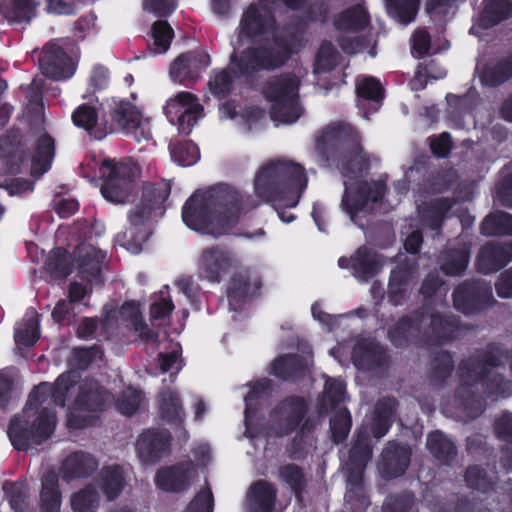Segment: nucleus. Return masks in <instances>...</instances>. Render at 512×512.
Returning <instances> with one entry per match:
<instances>
[{"label":"nucleus","mask_w":512,"mask_h":512,"mask_svg":"<svg viewBox=\"0 0 512 512\" xmlns=\"http://www.w3.org/2000/svg\"><path fill=\"white\" fill-rule=\"evenodd\" d=\"M237 30L228 66L211 70L207 91L221 102L220 115L239 117L242 132L249 134L256 125V2L250 3Z\"/></svg>","instance_id":"nucleus-1"},{"label":"nucleus","mask_w":512,"mask_h":512,"mask_svg":"<svg viewBox=\"0 0 512 512\" xmlns=\"http://www.w3.org/2000/svg\"><path fill=\"white\" fill-rule=\"evenodd\" d=\"M79 379L77 371L69 370L61 373L54 383L41 382L31 390L23 415H14L8 425L7 434L14 449L27 451L32 445H41L51 437L56 428V412L40 407L51 399L53 405L64 408Z\"/></svg>","instance_id":"nucleus-2"},{"label":"nucleus","mask_w":512,"mask_h":512,"mask_svg":"<svg viewBox=\"0 0 512 512\" xmlns=\"http://www.w3.org/2000/svg\"><path fill=\"white\" fill-rule=\"evenodd\" d=\"M255 207L252 195L219 183L204 191L196 190L182 207V220L192 230L219 237L230 234Z\"/></svg>","instance_id":"nucleus-3"},{"label":"nucleus","mask_w":512,"mask_h":512,"mask_svg":"<svg viewBox=\"0 0 512 512\" xmlns=\"http://www.w3.org/2000/svg\"><path fill=\"white\" fill-rule=\"evenodd\" d=\"M260 196L276 209L294 207L307 186L304 167L289 159L270 160L262 165L258 174Z\"/></svg>","instance_id":"nucleus-4"},{"label":"nucleus","mask_w":512,"mask_h":512,"mask_svg":"<svg viewBox=\"0 0 512 512\" xmlns=\"http://www.w3.org/2000/svg\"><path fill=\"white\" fill-rule=\"evenodd\" d=\"M171 185L167 182H147L142 186L139 201L128 212V226L123 238L124 246L132 253H139L152 234V222L166 212L165 202L170 196Z\"/></svg>","instance_id":"nucleus-5"},{"label":"nucleus","mask_w":512,"mask_h":512,"mask_svg":"<svg viewBox=\"0 0 512 512\" xmlns=\"http://www.w3.org/2000/svg\"><path fill=\"white\" fill-rule=\"evenodd\" d=\"M510 386L497 366L469 359L461 366V381L455 398L466 410L474 405L481 408L483 395L496 399L509 394Z\"/></svg>","instance_id":"nucleus-6"},{"label":"nucleus","mask_w":512,"mask_h":512,"mask_svg":"<svg viewBox=\"0 0 512 512\" xmlns=\"http://www.w3.org/2000/svg\"><path fill=\"white\" fill-rule=\"evenodd\" d=\"M395 400L385 398L377 402L371 417L360 428L357 439L350 451L348 482L358 485L366 463L371 458L370 437H383L388 431L395 410Z\"/></svg>","instance_id":"nucleus-7"},{"label":"nucleus","mask_w":512,"mask_h":512,"mask_svg":"<svg viewBox=\"0 0 512 512\" xmlns=\"http://www.w3.org/2000/svg\"><path fill=\"white\" fill-rule=\"evenodd\" d=\"M317 149L322 154H331L341 165L343 172H360L368 165L362 153L354 129L344 123L328 125L321 133Z\"/></svg>","instance_id":"nucleus-8"},{"label":"nucleus","mask_w":512,"mask_h":512,"mask_svg":"<svg viewBox=\"0 0 512 512\" xmlns=\"http://www.w3.org/2000/svg\"><path fill=\"white\" fill-rule=\"evenodd\" d=\"M77 393L72 403L73 411L67 415L66 426L82 430L95 426L100 415L112 404L113 394L94 378L79 379Z\"/></svg>","instance_id":"nucleus-9"},{"label":"nucleus","mask_w":512,"mask_h":512,"mask_svg":"<svg viewBox=\"0 0 512 512\" xmlns=\"http://www.w3.org/2000/svg\"><path fill=\"white\" fill-rule=\"evenodd\" d=\"M297 34L277 30L270 16L258 18V69L282 66L295 48Z\"/></svg>","instance_id":"nucleus-10"},{"label":"nucleus","mask_w":512,"mask_h":512,"mask_svg":"<svg viewBox=\"0 0 512 512\" xmlns=\"http://www.w3.org/2000/svg\"><path fill=\"white\" fill-rule=\"evenodd\" d=\"M454 322L443 319L442 316L433 313L429 308L423 307L413 318L401 319L390 331L389 336L392 343L402 347L420 334L436 340L447 339L452 336Z\"/></svg>","instance_id":"nucleus-11"},{"label":"nucleus","mask_w":512,"mask_h":512,"mask_svg":"<svg viewBox=\"0 0 512 512\" xmlns=\"http://www.w3.org/2000/svg\"><path fill=\"white\" fill-rule=\"evenodd\" d=\"M99 174L103 180L100 189L102 196L112 203H125L135 189L140 168L131 159L118 162L105 159L99 168Z\"/></svg>","instance_id":"nucleus-12"},{"label":"nucleus","mask_w":512,"mask_h":512,"mask_svg":"<svg viewBox=\"0 0 512 512\" xmlns=\"http://www.w3.org/2000/svg\"><path fill=\"white\" fill-rule=\"evenodd\" d=\"M299 81L294 76H284L271 82L265 90L267 98L273 101L271 117L282 124L297 121L302 109L297 101Z\"/></svg>","instance_id":"nucleus-13"},{"label":"nucleus","mask_w":512,"mask_h":512,"mask_svg":"<svg viewBox=\"0 0 512 512\" xmlns=\"http://www.w3.org/2000/svg\"><path fill=\"white\" fill-rule=\"evenodd\" d=\"M110 122L105 121V127L95 133V139L101 140L108 133L125 131L135 136L137 142L150 140L152 134L141 126L142 114L140 110L128 100L115 101L108 111Z\"/></svg>","instance_id":"nucleus-14"},{"label":"nucleus","mask_w":512,"mask_h":512,"mask_svg":"<svg viewBox=\"0 0 512 512\" xmlns=\"http://www.w3.org/2000/svg\"><path fill=\"white\" fill-rule=\"evenodd\" d=\"M196 95L182 91L167 101L164 113L173 125H177L182 135H189L198 120L203 116V106L199 104Z\"/></svg>","instance_id":"nucleus-15"},{"label":"nucleus","mask_w":512,"mask_h":512,"mask_svg":"<svg viewBox=\"0 0 512 512\" xmlns=\"http://www.w3.org/2000/svg\"><path fill=\"white\" fill-rule=\"evenodd\" d=\"M39 67L44 76L57 81L71 78L76 71L72 58L55 41H50L43 47Z\"/></svg>","instance_id":"nucleus-16"},{"label":"nucleus","mask_w":512,"mask_h":512,"mask_svg":"<svg viewBox=\"0 0 512 512\" xmlns=\"http://www.w3.org/2000/svg\"><path fill=\"white\" fill-rule=\"evenodd\" d=\"M173 437L169 430L150 428L144 430L136 443L140 460L145 464H155L171 452Z\"/></svg>","instance_id":"nucleus-17"},{"label":"nucleus","mask_w":512,"mask_h":512,"mask_svg":"<svg viewBox=\"0 0 512 512\" xmlns=\"http://www.w3.org/2000/svg\"><path fill=\"white\" fill-rule=\"evenodd\" d=\"M209 65V54L203 51H188L180 54L171 63L170 76L174 82L188 85L195 83Z\"/></svg>","instance_id":"nucleus-18"},{"label":"nucleus","mask_w":512,"mask_h":512,"mask_svg":"<svg viewBox=\"0 0 512 512\" xmlns=\"http://www.w3.org/2000/svg\"><path fill=\"white\" fill-rule=\"evenodd\" d=\"M345 194L342 200L343 209L354 220L355 214L362 210L368 201H378L384 194V186L380 182H359L355 187L353 183L344 182Z\"/></svg>","instance_id":"nucleus-19"},{"label":"nucleus","mask_w":512,"mask_h":512,"mask_svg":"<svg viewBox=\"0 0 512 512\" xmlns=\"http://www.w3.org/2000/svg\"><path fill=\"white\" fill-rule=\"evenodd\" d=\"M491 297V287L484 282H465L453 294L455 308L464 314L480 310Z\"/></svg>","instance_id":"nucleus-20"},{"label":"nucleus","mask_w":512,"mask_h":512,"mask_svg":"<svg viewBox=\"0 0 512 512\" xmlns=\"http://www.w3.org/2000/svg\"><path fill=\"white\" fill-rule=\"evenodd\" d=\"M232 266L230 254L222 247L211 246L201 253L198 261L199 276L212 283H219Z\"/></svg>","instance_id":"nucleus-21"},{"label":"nucleus","mask_w":512,"mask_h":512,"mask_svg":"<svg viewBox=\"0 0 512 512\" xmlns=\"http://www.w3.org/2000/svg\"><path fill=\"white\" fill-rule=\"evenodd\" d=\"M193 463L191 461L160 468L155 475V485L162 491L180 493L190 486Z\"/></svg>","instance_id":"nucleus-22"},{"label":"nucleus","mask_w":512,"mask_h":512,"mask_svg":"<svg viewBox=\"0 0 512 512\" xmlns=\"http://www.w3.org/2000/svg\"><path fill=\"white\" fill-rule=\"evenodd\" d=\"M411 450L405 444L389 442L384 448L378 462V469L386 479L401 476L410 462Z\"/></svg>","instance_id":"nucleus-23"},{"label":"nucleus","mask_w":512,"mask_h":512,"mask_svg":"<svg viewBox=\"0 0 512 512\" xmlns=\"http://www.w3.org/2000/svg\"><path fill=\"white\" fill-rule=\"evenodd\" d=\"M74 253L82 278L91 284L103 285L102 264L105 254L92 245L78 246Z\"/></svg>","instance_id":"nucleus-24"},{"label":"nucleus","mask_w":512,"mask_h":512,"mask_svg":"<svg viewBox=\"0 0 512 512\" xmlns=\"http://www.w3.org/2000/svg\"><path fill=\"white\" fill-rule=\"evenodd\" d=\"M511 260V243L489 242L480 248L476 266L480 272L489 274L500 270Z\"/></svg>","instance_id":"nucleus-25"},{"label":"nucleus","mask_w":512,"mask_h":512,"mask_svg":"<svg viewBox=\"0 0 512 512\" xmlns=\"http://www.w3.org/2000/svg\"><path fill=\"white\" fill-rule=\"evenodd\" d=\"M308 411L306 401L298 396L285 398L276 407L273 418L276 419L277 425L282 433L293 431L303 419Z\"/></svg>","instance_id":"nucleus-26"},{"label":"nucleus","mask_w":512,"mask_h":512,"mask_svg":"<svg viewBox=\"0 0 512 512\" xmlns=\"http://www.w3.org/2000/svg\"><path fill=\"white\" fill-rule=\"evenodd\" d=\"M382 264L381 257L366 247H360L349 260L345 258L339 260L340 267H350L353 275L363 281L374 277Z\"/></svg>","instance_id":"nucleus-27"},{"label":"nucleus","mask_w":512,"mask_h":512,"mask_svg":"<svg viewBox=\"0 0 512 512\" xmlns=\"http://www.w3.org/2000/svg\"><path fill=\"white\" fill-rule=\"evenodd\" d=\"M417 269L416 262L406 258L404 263H401L392 271L389 281V295L394 304H399L400 300L410 292Z\"/></svg>","instance_id":"nucleus-28"},{"label":"nucleus","mask_w":512,"mask_h":512,"mask_svg":"<svg viewBox=\"0 0 512 512\" xmlns=\"http://www.w3.org/2000/svg\"><path fill=\"white\" fill-rule=\"evenodd\" d=\"M98 467L95 457L87 452L76 451L69 455L60 468L64 481L71 482L90 477Z\"/></svg>","instance_id":"nucleus-29"},{"label":"nucleus","mask_w":512,"mask_h":512,"mask_svg":"<svg viewBox=\"0 0 512 512\" xmlns=\"http://www.w3.org/2000/svg\"><path fill=\"white\" fill-rule=\"evenodd\" d=\"M39 5L37 0H0V15L11 25L29 24Z\"/></svg>","instance_id":"nucleus-30"},{"label":"nucleus","mask_w":512,"mask_h":512,"mask_svg":"<svg viewBox=\"0 0 512 512\" xmlns=\"http://www.w3.org/2000/svg\"><path fill=\"white\" fill-rule=\"evenodd\" d=\"M253 294L251 279L246 272H236L230 278L226 296L231 310L241 311Z\"/></svg>","instance_id":"nucleus-31"},{"label":"nucleus","mask_w":512,"mask_h":512,"mask_svg":"<svg viewBox=\"0 0 512 512\" xmlns=\"http://www.w3.org/2000/svg\"><path fill=\"white\" fill-rule=\"evenodd\" d=\"M125 483L124 470L118 464L104 466L97 477V485L109 501L119 497Z\"/></svg>","instance_id":"nucleus-32"},{"label":"nucleus","mask_w":512,"mask_h":512,"mask_svg":"<svg viewBox=\"0 0 512 512\" xmlns=\"http://www.w3.org/2000/svg\"><path fill=\"white\" fill-rule=\"evenodd\" d=\"M62 494L59 488V478L55 472H48L42 478L40 491L41 512H60Z\"/></svg>","instance_id":"nucleus-33"},{"label":"nucleus","mask_w":512,"mask_h":512,"mask_svg":"<svg viewBox=\"0 0 512 512\" xmlns=\"http://www.w3.org/2000/svg\"><path fill=\"white\" fill-rule=\"evenodd\" d=\"M384 353L380 345L374 340H363L354 347L352 359L360 369H371L381 365Z\"/></svg>","instance_id":"nucleus-34"},{"label":"nucleus","mask_w":512,"mask_h":512,"mask_svg":"<svg viewBox=\"0 0 512 512\" xmlns=\"http://www.w3.org/2000/svg\"><path fill=\"white\" fill-rule=\"evenodd\" d=\"M159 414L162 420L169 424H181L185 413L181 399L176 391L165 390L158 396Z\"/></svg>","instance_id":"nucleus-35"},{"label":"nucleus","mask_w":512,"mask_h":512,"mask_svg":"<svg viewBox=\"0 0 512 512\" xmlns=\"http://www.w3.org/2000/svg\"><path fill=\"white\" fill-rule=\"evenodd\" d=\"M45 268L53 279L62 280L73 272L74 259L65 248L56 247L49 253Z\"/></svg>","instance_id":"nucleus-36"},{"label":"nucleus","mask_w":512,"mask_h":512,"mask_svg":"<svg viewBox=\"0 0 512 512\" xmlns=\"http://www.w3.org/2000/svg\"><path fill=\"white\" fill-rule=\"evenodd\" d=\"M312 365V355L304 357L286 355L276 359L272 365L273 373L282 379H289Z\"/></svg>","instance_id":"nucleus-37"},{"label":"nucleus","mask_w":512,"mask_h":512,"mask_svg":"<svg viewBox=\"0 0 512 512\" xmlns=\"http://www.w3.org/2000/svg\"><path fill=\"white\" fill-rule=\"evenodd\" d=\"M55 154V141L49 134L41 135L35 146L32 157V169L40 175L50 169Z\"/></svg>","instance_id":"nucleus-38"},{"label":"nucleus","mask_w":512,"mask_h":512,"mask_svg":"<svg viewBox=\"0 0 512 512\" xmlns=\"http://www.w3.org/2000/svg\"><path fill=\"white\" fill-rule=\"evenodd\" d=\"M3 491L14 512H32L29 503V488L24 481L5 482Z\"/></svg>","instance_id":"nucleus-39"},{"label":"nucleus","mask_w":512,"mask_h":512,"mask_svg":"<svg viewBox=\"0 0 512 512\" xmlns=\"http://www.w3.org/2000/svg\"><path fill=\"white\" fill-rule=\"evenodd\" d=\"M512 13V1L510 0H490L480 16L479 25L483 28H489L497 25Z\"/></svg>","instance_id":"nucleus-40"},{"label":"nucleus","mask_w":512,"mask_h":512,"mask_svg":"<svg viewBox=\"0 0 512 512\" xmlns=\"http://www.w3.org/2000/svg\"><path fill=\"white\" fill-rule=\"evenodd\" d=\"M169 149L172 160L183 167L192 166L200 159L199 148L192 140L176 141Z\"/></svg>","instance_id":"nucleus-41"},{"label":"nucleus","mask_w":512,"mask_h":512,"mask_svg":"<svg viewBox=\"0 0 512 512\" xmlns=\"http://www.w3.org/2000/svg\"><path fill=\"white\" fill-rule=\"evenodd\" d=\"M387 13L401 24L412 22L419 9L420 0H384Z\"/></svg>","instance_id":"nucleus-42"},{"label":"nucleus","mask_w":512,"mask_h":512,"mask_svg":"<svg viewBox=\"0 0 512 512\" xmlns=\"http://www.w3.org/2000/svg\"><path fill=\"white\" fill-rule=\"evenodd\" d=\"M153 39L152 51L155 54H163L168 51L174 38V30L167 20H156L150 30Z\"/></svg>","instance_id":"nucleus-43"},{"label":"nucleus","mask_w":512,"mask_h":512,"mask_svg":"<svg viewBox=\"0 0 512 512\" xmlns=\"http://www.w3.org/2000/svg\"><path fill=\"white\" fill-rule=\"evenodd\" d=\"M451 208L447 199H439L432 203H424L418 206L419 216L422 222L431 229L440 226L443 215Z\"/></svg>","instance_id":"nucleus-44"},{"label":"nucleus","mask_w":512,"mask_h":512,"mask_svg":"<svg viewBox=\"0 0 512 512\" xmlns=\"http://www.w3.org/2000/svg\"><path fill=\"white\" fill-rule=\"evenodd\" d=\"M427 448L441 463H449L456 455L453 443L441 432H433L428 436Z\"/></svg>","instance_id":"nucleus-45"},{"label":"nucleus","mask_w":512,"mask_h":512,"mask_svg":"<svg viewBox=\"0 0 512 512\" xmlns=\"http://www.w3.org/2000/svg\"><path fill=\"white\" fill-rule=\"evenodd\" d=\"M481 232L487 236L512 235V215L501 211L489 214L481 224Z\"/></svg>","instance_id":"nucleus-46"},{"label":"nucleus","mask_w":512,"mask_h":512,"mask_svg":"<svg viewBox=\"0 0 512 512\" xmlns=\"http://www.w3.org/2000/svg\"><path fill=\"white\" fill-rule=\"evenodd\" d=\"M469 258L470 252L466 246H462L457 250L447 251L440 268L447 275H460L467 268Z\"/></svg>","instance_id":"nucleus-47"},{"label":"nucleus","mask_w":512,"mask_h":512,"mask_svg":"<svg viewBox=\"0 0 512 512\" xmlns=\"http://www.w3.org/2000/svg\"><path fill=\"white\" fill-rule=\"evenodd\" d=\"M39 314L35 309L31 310V317L24 320L23 327L15 331V342L21 346L30 348L40 338Z\"/></svg>","instance_id":"nucleus-48"},{"label":"nucleus","mask_w":512,"mask_h":512,"mask_svg":"<svg viewBox=\"0 0 512 512\" xmlns=\"http://www.w3.org/2000/svg\"><path fill=\"white\" fill-rule=\"evenodd\" d=\"M100 497L91 484L86 485L71 497L73 512H95L99 507Z\"/></svg>","instance_id":"nucleus-49"},{"label":"nucleus","mask_w":512,"mask_h":512,"mask_svg":"<svg viewBox=\"0 0 512 512\" xmlns=\"http://www.w3.org/2000/svg\"><path fill=\"white\" fill-rule=\"evenodd\" d=\"M247 385L249 386V391L244 396V435L253 443L256 438V425L254 424V420H256V402H254L256 400V381L251 380Z\"/></svg>","instance_id":"nucleus-50"},{"label":"nucleus","mask_w":512,"mask_h":512,"mask_svg":"<svg viewBox=\"0 0 512 512\" xmlns=\"http://www.w3.org/2000/svg\"><path fill=\"white\" fill-rule=\"evenodd\" d=\"M72 121L75 126L82 128L95 137V133L102 129L96 130L98 122V113L96 109L88 104H81L72 113Z\"/></svg>","instance_id":"nucleus-51"},{"label":"nucleus","mask_w":512,"mask_h":512,"mask_svg":"<svg viewBox=\"0 0 512 512\" xmlns=\"http://www.w3.org/2000/svg\"><path fill=\"white\" fill-rule=\"evenodd\" d=\"M368 22L367 12L362 6L357 5L343 12L336 21V25L343 30H358L365 27Z\"/></svg>","instance_id":"nucleus-52"},{"label":"nucleus","mask_w":512,"mask_h":512,"mask_svg":"<svg viewBox=\"0 0 512 512\" xmlns=\"http://www.w3.org/2000/svg\"><path fill=\"white\" fill-rule=\"evenodd\" d=\"M351 425L352 421L348 410L345 408L337 410L330 420L332 440L335 443L344 441L350 432Z\"/></svg>","instance_id":"nucleus-53"},{"label":"nucleus","mask_w":512,"mask_h":512,"mask_svg":"<svg viewBox=\"0 0 512 512\" xmlns=\"http://www.w3.org/2000/svg\"><path fill=\"white\" fill-rule=\"evenodd\" d=\"M511 77L512 59H509L493 67L486 68L481 75V81L486 85L497 86Z\"/></svg>","instance_id":"nucleus-54"},{"label":"nucleus","mask_w":512,"mask_h":512,"mask_svg":"<svg viewBox=\"0 0 512 512\" xmlns=\"http://www.w3.org/2000/svg\"><path fill=\"white\" fill-rule=\"evenodd\" d=\"M141 392L133 387L126 388L116 400V409L125 416H132L141 404Z\"/></svg>","instance_id":"nucleus-55"},{"label":"nucleus","mask_w":512,"mask_h":512,"mask_svg":"<svg viewBox=\"0 0 512 512\" xmlns=\"http://www.w3.org/2000/svg\"><path fill=\"white\" fill-rule=\"evenodd\" d=\"M344 397V384L336 379H328L325 384V390L320 406V411L327 412L328 406L333 407L335 404L343 401Z\"/></svg>","instance_id":"nucleus-56"},{"label":"nucleus","mask_w":512,"mask_h":512,"mask_svg":"<svg viewBox=\"0 0 512 512\" xmlns=\"http://www.w3.org/2000/svg\"><path fill=\"white\" fill-rule=\"evenodd\" d=\"M102 354V348L98 344H93L89 347L74 348L72 352L73 362L78 369L85 370L97 357H101Z\"/></svg>","instance_id":"nucleus-57"},{"label":"nucleus","mask_w":512,"mask_h":512,"mask_svg":"<svg viewBox=\"0 0 512 512\" xmlns=\"http://www.w3.org/2000/svg\"><path fill=\"white\" fill-rule=\"evenodd\" d=\"M258 512H277L276 489L262 480H258Z\"/></svg>","instance_id":"nucleus-58"},{"label":"nucleus","mask_w":512,"mask_h":512,"mask_svg":"<svg viewBox=\"0 0 512 512\" xmlns=\"http://www.w3.org/2000/svg\"><path fill=\"white\" fill-rule=\"evenodd\" d=\"M338 62V52L331 43L323 42L316 58V71L332 69Z\"/></svg>","instance_id":"nucleus-59"},{"label":"nucleus","mask_w":512,"mask_h":512,"mask_svg":"<svg viewBox=\"0 0 512 512\" xmlns=\"http://www.w3.org/2000/svg\"><path fill=\"white\" fill-rule=\"evenodd\" d=\"M339 44H340V47L342 48V50L349 54L361 52L365 48L371 46V50L369 53L371 56L375 55V51H374L375 41H372L371 39H361L354 35H347V36H342L339 39Z\"/></svg>","instance_id":"nucleus-60"},{"label":"nucleus","mask_w":512,"mask_h":512,"mask_svg":"<svg viewBox=\"0 0 512 512\" xmlns=\"http://www.w3.org/2000/svg\"><path fill=\"white\" fill-rule=\"evenodd\" d=\"M143 9L156 17L171 15L177 8V0H143Z\"/></svg>","instance_id":"nucleus-61"},{"label":"nucleus","mask_w":512,"mask_h":512,"mask_svg":"<svg viewBox=\"0 0 512 512\" xmlns=\"http://www.w3.org/2000/svg\"><path fill=\"white\" fill-rule=\"evenodd\" d=\"M214 498L212 491L207 488L199 491L190 502L187 512H213Z\"/></svg>","instance_id":"nucleus-62"},{"label":"nucleus","mask_w":512,"mask_h":512,"mask_svg":"<svg viewBox=\"0 0 512 512\" xmlns=\"http://www.w3.org/2000/svg\"><path fill=\"white\" fill-rule=\"evenodd\" d=\"M357 93L360 97L378 102L382 98L383 88L378 80L369 77L358 84Z\"/></svg>","instance_id":"nucleus-63"},{"label":"nucleus","mask_w":512,"mask_h":512,"mask_svg":"<svg viewBox=\"0 0 512 512\" xmlns=\"http://www.w3.org/2000/svg\"><path fill=\"white\" fill-rule=\"evenodd\" d=\"M280 476L296 493L303 488L304 476L296 465L289 464L282 467Z\"/></svg>","instance_id":"nucleus-64"}]
</instances>
